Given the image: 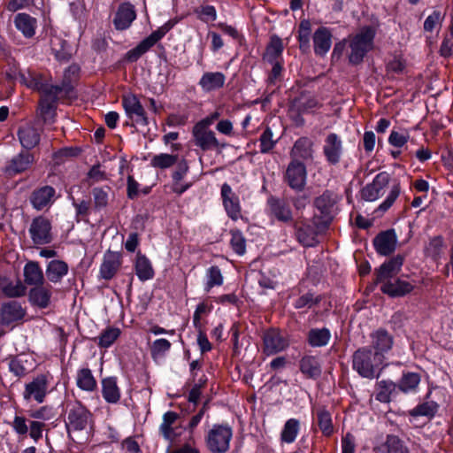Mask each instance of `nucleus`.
Segmentation results:
<instances>
[{"label":"nucleus","mask_w":453,"mask_h":453,"mask_svg":"<svg viewBox=\"0 0 453 453\" xmlns=\"http://www.w3.org/2000/svg\"><path fill=\"white\" fill-rule=\"evenodd\" d=\"M444 19V15L440 11H434L425 20L424 29L432 32L440 26Z\"/></svg>","instance_id":"54"},{"label":"nucleus","mask_w":453,"mask_h":453,"mask_svg":"<svg viewBox=\"0 0 453 453\" xmlns=\"http://www.w3.org/2000/svg\"><path fill=\"white\" fill-rule=\"evenodd\" d=\"M233 429L226 424H214L205 435V443L211 453H226L230 448Z\"/></svg>","instance_id":"4"},{"label":"nucleus","mask_w":453,"mask_h":453,"mask_svg":"<svg viewBox=\"0 0 453 453\" xmlns=\"http://www.w3.org/2000/svg\"><path fill=\"white\" fill-rule=\"evenodd\" d=\"M50 297L51 286L49 284L41 283L29 291L30 302L41 308H46L50 304Z\"/></svg>","instance_id":"22"},{"label":"nucleus","mask_w":453,"mask_h":453,"mask_svg":"<svg viewBox=\"0 0 453 453\" xmlns=\"http://www.w3.org/2000/svg\"><path fill=\"white\" fill-rule=\"evenodd\" d=\"M403 265V259L401 257H395L394 259L384 263L380 267L377 275V280L380 282H385L388 278L397 273Z\"/></svg>","instance_id":"37"},{"label":"nucleus","mask_w":453,"mask_h":453,"mask_svg":"<svg viewBox=\"0 0 453 453\" xmlns=\"http://www.w3.org/2000/svg\"><path fill=\"white\" fill-rule=\"evenodd\" d=\"M376 250L381 255L392 253L396 246V236L394 231H387L379 234L374 240Z\"/></svg>","instance_id":"24"},{"label":"nucleus","mask_w":453,"mask_h":453,"mask_svg":"<svg viewBox=\"0 0 453 453\" xmlns=\"http://www.w3.org/2000/svg\"><path fill=\"white\" fill-rule=\"evenodd\" d=\"M44 424L42 422L39 421H31L28 426L29 429V435L30 437L35 441V442H37L39 439L42 437V431H43Z\"/></svg>","instance_id":"63"},{"label":"nucleus","mask_w":453,"mask_h":453,"mask_svg":"<svg viewBox=\"0 0 453 453\" xmlns=\"http://www.w3.org/2000/svg\"><path fill=\"white\" fill-rule=\"evenodd\" d=\"M331 333L327 328L313 329V347H322L328 343Z\"/></svg>","instance_id":"52"},{"label":"nucleus","mask_w":453,"mask_h":453,"mask_svg":"<svg viewBox=\"0 0 453 453\" xmlns=\"http://www.w3.org/2000/svg\"><path fill=\"white\" fill-rule=\"evenodd\" d=\"M25 310L16 301L4 303L0 307V321L3 326H9L21 320L25 316Z\"/></svg>","instance_id":"13"},{"label":"nucleus","mask_w":453,"mask_h":453,"mask_svg":"<svg viewBox=\"0 0 453 453\" xmlns=\"http://www.w3.org/2000/svg\"><path fill=\"white\" fill-rule=\"evenodd\" d=\"M24 280L27 285L36 286L44 283V276L38 263L30 261L27 263L23 270Z\"/></svg>","instance_id":"31"},{"label":"nucleus","mask_w":453,"mask_h":453,"mask_svg":"<svg viewBox=\"0 0 453 453\" xmlns=\"http://www.w3.org/2000/svg\"><path fill=\"white\" fill-rule=\"evenodd\" d=\"M11 80L19 79V82L27 88L45 94L50 98H55L58 92H68L70 85L64 82L62 86H53L48 83L47 78L41 73L32 68L19 70V72L11 71L6 73Z\"/></svg>","instance_id":"1"},{"label":"nucleus","mask_w":453,"mask_h":453,"mask_svg":"<svg viewBox=\"0 0 453 453\" xmlns=\"http://www.w3.org/2000/svg\"><path fill=\"white\" fill-rule=\"evenodd\" d=\"M319 426L325 435L332 434L334 427L331 415L327 411H322L319 413Z\"/></svg>","instance_id":"56"},{"label":"nucleus","mask_w":453,"mask_h":453,"mask_svg":"<svg viewBox=\"0 0 453 453\" xmlns=\"http://www.w3.org/2000/svg\"><path fill=\"white\" fill-rule=\"evenodd\" d=\"M283 50L284 45L282 40L277 35H273L266 46V50L264 54V60L270 64L281 61Z\"/></svg>","instance_id":"28"},{"label":"nucleus","mask_w":453,"mask_h":453,"mask_svg":"<svg viewBox=\"0 0 453 453\" xmlns=\"http://www.w3.org/2000/svg\"><path fill=\"white\" fill-rule=\"evenodd\" d=\"M171 348V343L168 340L161 338L153 342L151 346V353L153 357L165 355Z\"/></svg>","instance_id":"58"},{"label":"nucleus","mask_w":453,"mask_h":453,"mask_svg":"<svg viewBox=\"0 0 453 453\" xmlns=\"http://www.w3.org/2000/svg\"><path fill=\"white\" fill-rule=\"evenodd\" d=\"M121 265V255L119 252L107 251L104 255L103 263L100 267V275L105 280L111 279Z\"/></svg>","instance_id":"19"},{"label":"nucleus","mask_w":453,"mask_h":453,"mask_svg":"<svg viewBox=\"0 0 453 453\" xmlns=\"http://www.w3.org/2000/svg\"><path fill=\"white\" fill-rule=\"evenodd\" d=\"M260 151L268 153L275 146L276 142L273 140V134L271 128L267 127L260 136Z\"/></svg>","instance_id":"51"},{"label":"nucleus","mask_w":453,"mask_h":453,"mask_svg":"<svg viewBox=\"0 0 453 453\" xmlns=\"http://www.w3.org/2000/svg\"><path fill=\"white\" fill-rule=\"evenodd\" d=\"M56 197V191L50 186H43L33 191L30 196V202L33 207L41 211L50 206Z\"/></svg>","instance_id":"17"},{"label":"nucleus","mask_w":453,"mask_h":453,"mask_svg":"<svg viewBox=\"0 0 453 453\" xmlns=\"http://www.w3.org/2000/svg\"><path fill=\"white\" fill-rule=\"evenodd\" d=\"M395 389V385L392 381L382 380L379 383V392L376 399L380 402L387 403L390 400L391 393Z\"/></svg>","instance_id":"50"},{"label":"nucleus","mask_w":453,"mask_h":453,"mask_svg":"<svg viewBox=\"0 0 453 453\" xmlns=\"http://www.w3.org/2000/svg\"><path fill=\"white\" fill-rule=\"evenodd\" d=\"M135 18L136 14L134 6L125 3L119 7L113 23L117 29L124 30L130 27Z\"/></svg>","instance_id":"20"},{"label":"nucleus","mask_w":453,"mask_h":453,"mask_svg":"<svg viewBox=\"0 0 453 453\" xmlns=\"http://www.w3.org/2000/svg\"><path fill=\"white\" fill-rule=\"evenodd\" d=\"M210 309L204 303H201L196 306V309L193 315V325L196 328L197 331H200L203 327L202 325V316L203 314H207Z\"/></svg>","instance_id":"60"},{"label":"nucleus","mask_w":453,"mask_h":453,"mask_svg":"<svg viewBox=\"0 0 453 453\" xmlns=\"http://www.w3.org/2000/svg\"><path fill=\"white\" fill-rule=\"evenodd\" d=\"M102 395L109 403H117L120 399V390L115 377H108L102 380Z\"/></svg>","instance_id":"29"},{"label":"nucleus","mask_w":453,"mask_h":453,"mask_svg":"<svg viewBox=\"0 0 453 453\" xmlns=\"http://www.w3.org/2000/svg\"><path fill=\"white\" fill-rule=\"evenodd\" d=\"M403 265V259L401 257H395L394 259L384 263L380 267L377 275V280L380 282H385L388 278L397 273Z\"/></svg>","instance_id":"36"},{"label":"nucleus","mask_w":453,"mask_h":453,"mask_svg":"<svg viewBox=\"0 0 453 453\" xmlns=\"http://www.w3.org/2000/svg\"><path fill=\"white\" fill-rule=\"evenodd\" d=\"M288 345L287 339L278 330L271 329L264 335V349L267 355H273L282 351Z\"/></svg>","instance_id":"15"},{"label":"nucleus","mask_w":453,"mask_h":453,"mask_svg":"<svg viewBox=\"0 0 453 453\" xmlns=\"http://www.w3.org/2000/svg\"><path fill=\"white\" fill-rule=\"evenodd\" d=\"M34 365L35 360L31 356L20 354L10 361L9 369L17 377H22L32 371Z\"/></svg>","instance_id":"21"},{"label":"nucleus","mask_w":453,"mask_h":453,"mask_svg":"<svg viewBox=\"0 0 453 453\" xmlns=\"http://www.w3.org/2000/svg\"><path fill=\"white\" fill-rule=\"evenodd\" d=\"M12 427L19 435H25L28 432L27 419L22 416H15L12 423Z\"/></svg>","instance_id":"61"},{"label":"nucleus","mask_w":453,"mask_h":453,"mask_svg":"<svg viewBox=\"0 0 453 453\" xmlns=\"http://www.w3.org/2000/svg\"><path fill=\"white\" fill-rule=\"evenodd\" d=\"M122 104L126 114L130 119L138 125L146 126L148 124L145 111L139 99L134 95L128 94L124 96L122 98Z\"/></svg>","instance_id":"7"},{"label":"nucleus","mask_w":453,"mask_h":453,"mask_svg":"<svg viewBox=\"0 0 453 453\" xmlns=\"http://www.w3.org/2000/svg\"><path fill=\"white\" fill-rule=\"evenodd\" d=\"M384 356L372 353V349L364 348L356 351L353 357L354 369L365 378L372 379L382 365Z\"/></svg>","instance_id":"3"},{"label":"nucleus","mask_w":453,"mask_h":453,"mask_svg":"<svg viewBox=\"0 0 453 453\" xmlns=\"http://www.w3.org/2000/svg\"><path fill=\"white\" fill-rule=\"evenodd\" d=\"M410 134L407 131H391L388 142L397 148L403 147L409 140Z\"/></svg>","instance_id":"55"},{"label":"nucleus","mask_w":453,"mask_h":453,"mask_svg":"<svg viewBox=\"0 0 453 453\" xmlns=\"http://www.w3.org/2000/svg\"><path fill=\"white\" fill-rule=\"evenodd\" d=\"M225 75L219 72H208L203 74L199 85L203 90L209 92L221 88L225 83Z\"/></svg>","instance_id":"30"},{"label":"nucleus","mask_w":453,"mask_h":453,"mask_svg":"<svg viewBox=\"0 0 453 453\" xmlns=\"http://www.w3.org/2000/svg\"><path fill=\"white\" fill-rule=\"evenodd\" d=\"M177 160L176 155L160 153L152 157L150 165L155 168L166 169L173 165Z\"/></svg>","instance_id":"41"},{"label":"nucleus","mask_w":453,"mask_h":453,"mask_svg":"<svg viewBox=\"0 0 453 453\" xmlns=\"http://www.w3.org/2000/svg\"><path fill=\"white\" fill-rule=\"evenodd\" d=\"M3 292L9 297H19L25 295L26 288L21 281L17 280L3 286Z\"/></svg>","instance_id":"49"},{"label":"nucleus","mask_w":453,"mask_h":453,"mask_svg":"<svg viewBox=\"0 0 453 453\" xmlns=\"http://www.w3.org/2000/svg\"><path fill=\"white\" fill-rule=\"evenodd\" d=\"M380 289L391 296H400L410 293L413 289V285L405 280H387L383 282Z\"/></svg>","instance_id":"25"},{"label":"nucleus","mask_w":453,"mask_h":453,"mask_svg":"<svg viewBox=\"0 0 453 453\" xmlns=\"http://www.w3.org/2000/svg\"><path fill=\"white\" fill-rule=\"evenodd\" d=\"M119 335L120 330L118 327H108L98 336V345L102 348H108Z\"/></svg>","instance_id":"46"},{"label":"nucleus","mask_w":453,"mask_h":453,"mask_svg":"<svg viewBox=\"0 0 453 453\" xmlns=\"http://www.w3.org/2000/svg\"><path fill=\"white\" fill-rule=\"evenodd\" d=\"M323 152L329 164H338L343 153L342 140L341 137L334 133L328 134L324 142Z\"/></svg>","instance_id":"9"},{"label":"nucleus","mask_w":453,"mask_h":453,"mask_svg":"<svg viewBox=\"0 0 453 453\" xmlns=\"http://www.w3.org/2000/svg\"><path fill=\"white\" fill-rule=\"evenodd\" d=\"M35 162L34 155L28 151H21L14 156L6 165L4 171L13 176L27 171Z\"/></svg>","instance_id":"14"},{"label":"nucleus","mask_w":453,"mask_h":453,"mask_svg":"<svg viewBox=\"0 0 453 453\" xmlns=\"http://www.w3.org/2000/svg\"><path fill=\"white\" fill-rule=\"evenodd\" d=\"M390 180V175L382 172L378 173L373 179L372 182L367 184L362 189V197L369 202L377 200L384 192L385 188Z\"/></svg>","instance_id":"10"},{"label":"nucleus","mask_w":453,"mask_h":453,"mask_svg":"<svg viewBox=\"0 0 453 453\" xmlns=\"http://www.w3.org/2000/svg\"><path fill=\"white\" fill-rule=\"evenodd\" d=\"M50 230L51 224L50 220L40 216L33 220L29 228V233L35 244H46L52 239Z\"/></svg>","instance_id":"8"},{"label":"nucleus","mask_w":453,"mask_h":453,"mask_svg":"<svg viewBox=\"0 0 453 453\" xmlns=\"http://www.w3.org/2000/svg\"><path fill=\"white\" fill-rule=\"evenodd\" d=\"M420 382V377L418 373L408 372L403 374L399 388L404 393L413 392Z\"/></svg>","instance_id":"43"},{"label":"nucleus","mask_w":453,"mask_h":453,"mask_svg":"<svg viewBox=\"0 0 453 453\" xmlns=\"http://www.w3.org/2000/svg\"><path fill=\"white\" fill-rule=\"evenodd\" d=\"M313 42L316 53H326L332 44L330 32L326 27L319 28L313 35Z\"/></svg>","instance_id":"35"},{"label":"nucleus","mask_w":453,"mask_h":453,"mask_svg":"<svg viewBox=\"0 0 453 453\" xmlns=\"http://www.w3.org/2000/svg\"><path fill=\"white\" fill-rule=\"evenodd\" d=\"M223 204L227 215L234 220L241 218V205L239 197L233 192L231 187L224 183L221 187Z\"/></svg>","instance_id":"16"},{"label":"nucleus","mask_w":453,"mask_h":453,"mask_svg":"<svg viewBox=\"0 0 453 453\" xmlns=\"http://www.w3.org/2000/svg\"><path fill=\"white\" fill-rule=\"evenodd\" d=\"M388 453H408L406 447L395 435H388L386 441Z\"/></svg>","instance_id":"53"},{"label":"nucleus","mask_w":453,"mask_h":453,"mask_svg":"<svg viewBox=\"0 0 453 453\" xmlns=\"http://www.w3.org/2000/svg\"><path fill=\"white\" fill-rule=\"evenodd\" d=\"M193 136L195 144L203 150H214L224 146L219 144L215 134L211 130L202 126L196 125L193 127Z\"/></svg>","instance_id":"11"},{"label":"nucleus","mask_w":453,"mask_h":453,"mask_svg":"<svg viewBox=\"0 0 453 453\" xmlns=\"http://www.w3.org/2000/svg\"><path fill=\"white\" fill-rule=\"evenodd\" d=\"M19 139L24 148L32 149L38 144L40 134L33 126L26 124L19 130Z\"/></svg>","instance_id":"32"},{"label":"nucleus","mask_w":453,"mask_h":453,"mask_svg":"<svg viewBox=\"0 0 453 453\" xmlns=\"http://www.w3.org/2000/svg\"><path fill=\"white\" fill-rule=\"evenodd\" d=\"M311 38V23L309 19H303L301 21L298 28V40L299 47L302 51H310V41Z\"/></svg>","instance_id":"38"},{"label":"nucleus","mask_w":453,"mask_h":453,"mask_svg":"<svg viewBox=\"0 0 453 453\" xmlns=\"http://www.w3.org/2000/svg\"><path fill=\"white\" fill-rule=\"evenodd\" d=\"M299 430V422L295 418L288 419L282 429L281 440L286 443L293 442Z\"/></svg>","instance_id":"42"},{"label":"nucleus","mask_w":453,"mask_h":453,"mask_svg":"<svg viewBox=\"0 0 453 453\" xmlns=\"http://www.w3.org/2000/svg\"><path fill=\"white\" fill-rule=\"evenodd\" d=\"M178 418V414L173 411H167L164 414L159 430L165 440L173 441L180 435L181 429L177 425Z\"/></svg>","instance_id":"18"},{"label":"nucleus","mask_w":453,"mask_h":453,"mask_svg":"<svg viewBox=\"0 0 453 453\" xmlns=\"http://www.w3.org/2000/svg\"><path fill=\"white\" fill-rule=\"evenodd\" d=\"M269 205L271 211L278 219L287 221L291 219V211L284 202L271 198Z\"/></svg>","instance_id":"40"},{"label":"nucleus","mask_w":453,"mask_h":453,"mask_svg":"<svg viewBox=\"0 0 453 453\" xmlns=\"http://www.w3.org/2000/svg\"><path fill=\"white\" fill-rule=\"evenodd\" d=\"M401 193V188L399 183H395L391 187V189L385 199V201L379 206V209L385 211L388 208H390L396 198L399 196Z\"/></svg>","instance_id":"57"},{"label":"nucleus","mask_w":453,"mask_h":453,"mask_svg":"<svg viewBox=\"0 0 453 453\" xmlns=\"http://www.w3.org/2000/svg\"><path fill=\"white\" fill-rule=\"evenodd\" d=\"M89 412L83 407L79 406L72 409L67 417L68 430H83L88 422Z\"/></svg>","instance_id":"23"},{"label":"nucleus","mask_w":453,"mask_h":453,"mask_svg":"<svg viewBox=\"0 0 453 453\" xmlns=\"http://www.w3.org/2000/svg\"><path fill=\"white\" fill-rule=\"evenodd\" d=\"M375 32L371 27H365L360 31L351 41V53L349 60L352 63H359L365 53L372 48Z\"/></svg>","instance_id":"5"},{"label":"nucleus","mask_w":453,"mask_h":453,"mask_svg":"<svg viewBox=\"0 0 453 453\" xmlns=\"http://www.w3.org/2000/svg\"><path fill=\"white\" fill-rule=\"evenodd\" d=\"M68 265L63 260H51L46 267L47 279L52 283H58L68 273Z\"/></svg>","instance_id":"26"},{"label":"nucleus","mask_w":453,"mask_h":453,"mask_svg":"<svg viewBox=\"0 0 453 453\" xmlns=\"http://www.w3.org/2000/svg\"><path fill=\"white\" fill-rule=\"evenodd\" d=\"M16 28L20 31L24 36L30 38L35 35L37 27L35 18L27 13H18L14 18Z\"/></svg>","instance_id":"27"},{"label":"nucleus","mask_w":453,"mask_h":453,"mask_svg":"<svg viewBox=\"0 0 453 453\" xmlns=\"http://www.w3.org/2000/svg\"><path fill=\"white\" fill-rule=\"evenodd\" d=\"M311 142L308 138L298 139L292 149V156L295 157H309L311 155Z\"/></svg>","instance_id":"45"},{"label":"nucleus","mask_w":453,"mask_h":453,"mask_svg":"<svg viewBox=\"0 0 453 453\" xmlns=\"http://www.w3.org/2000/svg\"><path fill=\"white\" fill-rule=\"evenodd\" d=\"M76 380L77 386L82 390L93 391L96 387V381L88 368L78 371Z\"/></svg>","instance_id":"39"},{"label":"nucleus","mask_w":453,"mask_h":453,"mask_svg":"<svg viewBox=\"0 0 453 453\" xmlns=\"http://www.w3.org/2000/svg\"><path fill=\"white\" fill-rule=\"evenodd\" d=\"M48 380L43 374L36 376L31 382L26 384L23 392L25 400H35L38 403H42L48 392Z\"/></svg>","instance_id":"6"},{"label":"nucleus","mask_w":453,"mask_h":453,"mask_svg":"<svg viewBox=\"0 0 453 453\" xmlns=\"http://www.w3.org/2000/svg\"><path fill=\"white\" fill-rule=\"evenodd\" d=\"M372 347L374 353L382 355L388 351L393 345L392 337L384 330H378L372 334Z\"/></svg>","instance_id":"34"},{"label":"nucleus","mask_w":453,"mask_h":453,"mask_svg":"<svg viewBox=\"0 0 453 453\" xmlns=\"http://www.w3.org/2000/svg\"><path fill=\"white\" fill-rule=\"evenodd\" d=\"M134 269L137 277L142 281L150 280L154 276V270L150 261L146 256L141 253H137L136 255Z\"/></svg>","instance_id":"33"},{"label":"nucleus","mask_w":453,"mask_h":453,"mask_svg":"<svg viewBox=\"0 0 453 453\" xmlns=\"http://www.w3.org/2000/svg\"><path fill=\"white\" fill-rule=\"evenodd\" d=\"M307 179L305 166L299 162L293 161L289 164L286 171V180L288 185L297 191L303 188Z\"/></svg>","instance_id":"12"},{"label":"nucleus","mask_w":453,"mask_h":453,"mask_svg":"<svg viewBox=\"0 0 453 453\" xmlns=\"http://www.w3.org/2000/svg\"><path fill=\"white\" fill-rule=\"evenodd\" d=\"M337 196L330 192L318 197L313 206V233H323L333 219Z\"/></svg>","instance_id":"2"},{"label":"nucleus","mask_w":453,"mask_h":453,"mask_svg":"<svg viewBox=\"0 0 453 453\" xmlns=\"http://www.w3.org/2000/svg\"><path fill=\"white\" fill-rule=\"evenodd\" d=\"M94 202L97 208L106 206L108 203V192L101 188L93 189Z\"/></svg>","instance_id":"62"},{"label":"nucleus","mask_w":453,"mask_h":453,"mask_svg":"<svg viewBox=\"0 0 453 453\" xmlns=\"http://www.w3.org/2000/svg\"><path fill=\"white\" fill-rule=\"evenodd\" d=\"M437 411V404L435 403H425L417 406L412 411V414L416 416H433Z\"/></svg>","instance_id":"59"},{"label":"nucleus","mask_w":453,"mask_h":453,"mask_svg":"<svg viewBox=\"0 0 453 453\" xmlns=\"http://www.w3.org/2000/svg\"><path fill=\"white\" fill-rule=\"evenodd\" d=\"M442 246V239L441 237H434L430 241L428 246L426 247V252L432 257H436Z\"/></svg>","instance_id":"64"},{"label":"nucleus","mask_w":453,"mask_h":453,"mask_svg":"<svg viewBox=\"0 0 453 453\" xmlns=\"http://www.w3.org/2000/svg\"><path fill=\"white\" fill-rule=\"evenodd\" d=\"M61 92H58L56 95L55 98H50L45 94H42L43 98L41 101L40 104V111L44 119L51 118L54 114V103L57 101L58 95Z\"/></svg>","instance_id":"48"},{"label":"nucleus","mask_w":453,"mask_h":453,"mask_svg":"<svg viewBox=\"0 0 453 453\" xmlns=\"http://www.w3.org/2000/svg\"><path fill=\"white\" fill-rule=\"evenodd\" d=\"M223 276L219 267L211 266L206 272V283L204 290L209 292L215 286H221Z\"/></svg>","instance_id":"44"},{"label":"nucleus","mask_w":453,"mask_h":453,"mask_svg":"<svg viewBox=\"0 0 453 453\" xmlns=\"http://www.w3.org/2000/svg\"><path fill=\"white\" fill-rule=\"evenodd\" d=\"M230 244L234 251L238 255H243L246 251V241L239 230L231 231Z\"/></svg>","instance_id":"47"}]
</instances>
